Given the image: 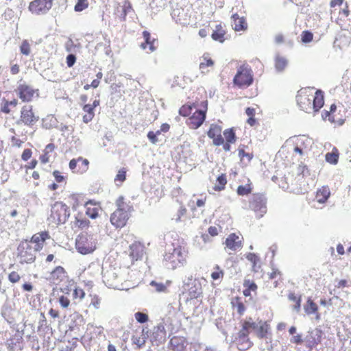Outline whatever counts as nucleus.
<instances>
[{"label":"nucleus","mask_w":351,"mask_h":351,"mask_svg":"<svg viewBox=\"0 0 351 351\" xmlns=\"http://www.w3.org/2000/svg\"><path fill=\"white\" fill-rule=\"evenodd\" d=\"M298 105L307 113L318 111L324 105V95L321 90L313 93V89H301L296 96Z\"/></svg>","instance_id":"nucleus-1"},{"label":"nucleus","mask_w":351,"mask_h":351,"mask_svg":"<svg viewBox=\"0 0 351 351\" xmlns=\"http://www.w3.org/2000/svg\"><path fill=\"white\" fill-rule=\"evenodd\" d=\"M186 261V253L181 247L173 249L172 252H167L164 256V263L167 268L175 269L184 265Z\"/></svg>","instance_id":"nucleus-2"},{"label":"nucleus","mask_w":351,"mask_h":351,"mask_svg":"<svg viewBox=\"0 0 351 351\" xmlns=\"http://www.w3.org/2000/svg\"><path fill=\"white\" fill-rule=\"evenodd\" d=\"M76 249L82 254L93 252L96 248V239L93 235L80 234L75 242Z\"/></svg>","instance_id":"nucleus-3"},{"label":"nucleus","mask_w":351,"mask_h":351,"mask_svg":"<svg viewBox=\"0 0 351 351\" xmlns=\"http://www.w3.org/2000/svg\"><path fill=\"white\" fill-rule=\"evenodd\" d=\"M70 216L69 208L64 203L56 202L51 209V218L57 224L64 223Z\"/></svg>","instance_id":"nucleus-4"},{"label":"nucleus","mask_w":351,"mask_h":351,"mask_svg":"<svg viewBox=\"0 0 351 351\" xmlns=\"http://www.w3.org/2000/svg\"><path fill=\"white\" fill-rule=\"evenodd\" d=\"M18 254L17 258L20 263H32L36 258V251L31 244L25 241H22L17 247Z\"/></svg>","instance_id":"nucleus-5"},{"label":"nucleus","mask_w":351,"mask_h":351,"mask_svg":"<svg viewBox=\"0 0 351 351\" xmlns=\"http://www.w3.org/2000/svg\"><path fill=\"white\" fill-rule=\"evenodd\" d=\"M121 268L109 266L103 268L102 278L103 282L110 288L118 289L119 282V276Z\"/></svg>","instance_id":"nucleus-6"},{"label":"nucleus","mask_w":351,"mask_h":351,"mask_svg":"<svg viewBox=\"0 0 351 351\" xmlns=\"http://www.w3.org/2000/svg\"><path fill=\"white\" fill-rule=\"evenodd\" d=\"M39 120V117L33 111L32 106H24L21 110V115L16 121L17 125L24 124L32 128Z\"/></svg>","instance_id":"nucleus-7"},{"label":"nucleus","mask_w":351,"mask_h":351,"mask_svg":"<svg viewBox=\"0 0 351 351\" xmlns=\"http://www.w3.org/2000/svg\"><path fill=\"white\" fill-rule=\"evenodd\" d=\"M252 71L244 66H240L234 77V83L242 88L249 86L252 84Z\"/></svg>","instance_id":"nucleus-8"},{"label":"nucleus","mask_w":351,"mask_h":351,"mask_svg":"<svg viewBox=\"0 0 351 351\" xmlns=\"http://www.w3.org/2000/svg\"><path fill=\"white\" fill-rule=\"evenodd\" d=\"M250 207L258 217H262L267 212L266 198L262 194H254L250 200Z\"/></svg>","instance_id":"nucleus-9"},{"label":"nucleus","mask_w":351,"mask_h":351,"mask_svg":"<svg viewBox=\"0 0 351 351\" xmlns=\"http://www.w3.org/2000/svg\"><path fill=\"white\" fill-rule=\"evenodd\" d=\"M53 0H34L29 3V10L36 15L47 13L51 8Z\"/></svg>","instance_id":"nucleus-10"},{"label":"nucleus","mask_w":351,"mask_h":351,"mask_svg":"<svg viewBox=\"0 0 351 351\" xmlns=\"http://www.w3.org/2000/svg\"><path fill=\"white\" fill-rule=\"evenodd\" d=\"M132 209H117L110 217L111 223L116 228H122L125 226Z\"/></svg>","instance_id":"nucleus-11"},{"label":"nucleus","mask_w":351,"mask_h":351,"mask_svg":"<svg viewBox=\"0 0 351 351\" xmlns=\"http://www.w3.org/2000/svg\"><path fill=\"white\" fill-rule=\"evenodd\" d=\"M16 92L19 98L24 102H29L36 97H38V89H34L32 86L26 84H19L16 89Z\"/></svg>","instance_id":"nucleus-12"},{"label":"nucleus","mask_w":351,"mask_h":351,"mask_svg":"<svg viewBox=\"0 0 351 351\" xmlns=\"http://www.w3.org/2000/svg\"><path fill=\"white\" fill-rule=\"evenodd\" d=\"M204 110H196L193 114L187 120V125L191 129H197L200 127L206 119L207 110V101H204Z\"/></svg>","instance_id":"nucleus-13"},{"label":"nucleus","mask_w":351,"mask_h":351,"mask_svg":"<svg viewBox=\"0 0 351 351\" xmlns=\"http://www.w3.org/2000/svg\"><path fill=\"white\" fill-rule=\"evenodd\" d=\"M144 254V246L139 242H135L130 246V256L134 260L142 258Z\"/></svg>","instance_id":"nucleus-14"},{"label":"nucleus","mask_w":351,"mask_h":351,"mask_svg":"<svg viewBox=\"0 0 351 351\" xmlns=\"http://www.w3.org/2000/svg\"><path fill=\"white\" fill-rule=\"evenodd\" d=\"M321 337V331L319 330H312L306 337L307 346L310 348L317 346L320 343Z\"/></svg>","instance_id":"nucleus-15"},{"label":"nucleus","mask_w":351,"mask_h":351,"mask_svg":"<svg viewBox=\"0 0 351 351\" xmlns=\"http://www.w3.org/2000/svg\"><path fill=\"white\" fill-rule=\"evenodd\" d=\"M232 27L235 31H241L247 29V25L244 17H239L234 14L232 17Z\"/></svg>","instance_id":"nucleus-16"},{"label":"nucleus","mask_w":351,"mask_h":351,"mask_svg":"<svg viewBox=\"0 0 351 351\" xmlns=\"http://www.w3.org/2000/svg\"><path fill=\"white\" fill-rule=\"evenodd\" d=\"M226 245L230 250H237L241 247V241L239 236L230 234L226 240Z\"/></svg>","instance_id":"nucleus-17"},{"label":"nucleus","mask_w":351,"mask_h":351,"mask_svg":"<svg viewBox=\"0 0 351 351\" xmlns=\"http://www.w3.org/2000/svg\"><path fill=\"white\" fill-rule=\"evenodd\" d=\"M330 195V191L327 186H324L317 191L316 199L318 203H325Z\"/></svg>","instance_id":"nucleus-18"},{"label":"nucleus","mask_w":351,"mask_h":351,"mask_svg":"<svg viewBox=\"0 0 351 351\" xmlns=\"http://www.w3.org/2000/svg\"><path fill=\"white\" fill-rule=\"evenodd\" d=\"M49 237V234L47 232H41L34 234L31 239V242L36 243L35 250H39L43 247V244L40 242L43 243Z\"/></svg>","instance_id":"nucleus-19"},{"label":"nucleus","mask_w":351,"mask_h":351,"mask_svg":"<svg viewBox=\"0 0 351 351\" xmlns=\"http://www.w3.org/2000/svg\"><path fill=\"white\" fill-rule=\"evenodd\" d=\"M214 64V62L208 57V54H204L201 59L199 63V69L202 73H207L209 70L208 67H211Z\"/></svg>","instance_id":"nucleus-20"},{"label":"nucleus","mask_w":351,"mask_h":351,"mask_svg":"<svg viewBox=\"0 0 351 351\" xmlns=\"http://www.w3.org/2000/svg\"><path fill=\"white\" fill-rule=\"evenodd\" d=\"M53 283L58 284L65 277V271L62 267L58 266L51 274Z\"/></svg>","instance_id":"nucleus-21"},{"label":"nucleus","mask_w":351,"mask_h":351,"mask_svg":"<svg viewBox=\"0 0 351 351\" xmlns=\"http://www.w3.org/2000/svg\"><path fill=\"white\" fill-rule=\"evenodd\" d=\"M143 38L145 39V43H141V48L145 49H146V47L147 46H149V49L150 51H154L155 50V49H156V47L154 46L155 39H153L152 40H151V35L147 31H144L143 32Z\"/></svg>","instance_id":"nucleus-22"},{"label":"nucleus","mask_w":351,"mask_h":351,"mask_svg":"<svg viewBox=\"0 0 351 351\" xmlns=\"http://www.w3.org/2000/svg\"><path fill=\"white\" fill-rule=\"evenodd\" d=\"M288 65V60L285 57L277 55L275 58V69L277 72H282Z\"/></svg>","instance_id":"nucleus-23"},{"label":"nucleus","mask_w":351,"mask_h":351,"mask_svg":"<svg viewBox=\"0 0 351 351\" xmlns=\"http://www.w3.org/2000/svg\"><path fill=\"white\" fill-rule=\"evenodd\" d=\"M249 333L250 332L243 325L242 326V329L238 332V341L242 343H245L247 348H250L252 344L248 338Z\"/></svg>","instance_id":"nucleus-24"},{"label":"nucleus","mask_w":351,"mask_h":351,"mask_svg":"<svg viewBox=\"0 0 351 351\" xmlns=\"http://www.w3.org/2000/svg\"><path fill=\"white\" fill-rule=\"evenodd\" d=\"M246 258L252 263L253 271L258 272L261 268L259 257L254 253H248L246 255Z\"/></svg>","instance_id":"nucleus-25"},{"label":"nucleus","mask_w":351,"mask_h":351,"mask_svg":"<svg viewBox=\"0 0 351 351\" xmlns=\"http://www.w3.org/2000/svg\"><path fill=\"white\" fill-rule=\"evenodd\" d=\"M225 30L221 25H217L212 34V38L216 41L223 43L225 40Z\"/></svg>","instance_id":"nucleus-26"},{"label":"nucleus","mask_w":351,"mask_h":351,"mask_svg":"<svg viewBox=\"0 0 351 351\" xmlns=\"http://www.w3.org/2000/svg\"><path fill=\"white\" fill-rule=\"evenodd\" d=\"M324 119H328V120L332 123L337 124L339 125H341L344 123V120L339 118L337 119H335L336 115L335 114H331L330 112H328V111H326L322 113V114Z\"/></svg>","instance_id":"nucleus-27"},{"label":"nucleus","mask_w":351,"mask_h":351,"mask_svg":"<svg viewBox=\"0 0 351 351\" xmlns=\"http://www.w3.org/2000/svg\"><path fill=\"white\" fill-rule=\"evenodd\" d=\"M164 136L160 134V131L156 132L150 131L147 134V138L153 144H156L162 141Z\"/></svg>","instance_id":"nucleus-28"},{"label":"nucleus","mask_w":351,"mask_h":351,"mask_svg":"<svg viewBox=\"0 0 351 351\" xmlns=\"http://www.w3.org/2000/svg\"><path fill=\"white\" fill-rule=\"evenodd\" d=\"M227 183L226 176L224 174L219 176L217 178V183L215 184L213 189L215 191H221L224 189Z\"/></svg>","instance_id":"nucleus-29"},{"label":"nucleus","mask_w":351,"mask_h":351,"mask_svg":"<svg viewBox=\"0 0 351 351\" xmlns=\"http://www.w3.org/2000/svg\"><path fill=\"white\" fill-rule=\"evenodd\" d=\"M154 335L156 338H162L166 335V330L162 323L158 324L154 328Z\"/></svg>","instance_id":"nucleus-30"},{"label":"nucleus","mask_w":351,"mask_h":351,"mask_svg":"<svg viewBox=\"0 0 351 351\" xmlns=\"http://www.w3.org/2000/svg\"><path fill=\"white\" fill-rule=\"evenodd\" d=\"M268 325L265 323L260 322L258 324V328H256V332L258 337L263 338L267 333Z\"/></svg>","instance_id":"nucleus-31"},{"label":"nucleus","mask_w":351,"mask_h":351,"mask_svg":"<svg viewBox=\"0 0 351 351\" xmlns=\"http://www.w3.org/2000/svg\"><path fill=\"white\" fill-rule=\"evenodd\" d=\"M305 312L307 314H313L317 311V305L310 298L308 299L306 304L304 306Z\"/></svg>","instance_id":"nucleus-32"},{"label":"nucleus","mask_w":351,"mask_h":351,"mask_svg":"<svg viewBox=\"0 0 351 351\" xmlns=\"http://www.w3.org/2000/svg\"><path fill=\"white\" fill-rule=\"evenodd\" d=\"M126 177V169L121 168L119 170L115 178L114 182L117 186H119L125 180Z\"/></svg>","instance_id":"nucleus-33"},{"label":"nucleus","mask_w":351,"mask_h":351,"mask_svg":"<svg viewBox=\"0 0 351 351\" xmlns=\"http://www.w3.org/2000/svg\"><path fill=\"white\" fill-rule=\"evenodd\" d=\"M221 129L220 126L217 125L212 124L210 127V130H208L207 134L208 136L210 138H214L215 136L221 134Z\"/></svg>","instance_id":"nucleus-34"},{"label":"nucleus","mask_w":351,"mask_h":351,"mask_svg":"<svg viewBox=\"0 0 351 351\" xmlns=\"http://www.w3.org/2000/svg\"><path fill=\"white\" fill-rule=\"evenodd\" d=\"M258 323H256L252 321V318L243 322V326L250 332L253 330L256 331L258 328Z\"/></svg>","instance_id":"nucleus-35"},{"label":"nucleus","mask_w":351,"mask_h":351,"mask_svg":"<svg viewBox=\"0 0 351 351\" xmlns=\"http://www.w3.org/2000/svg\"><path fill=\"white\" fill-rule=\"evenodd\" d=\"M88 7V0H77V3L74 7L75 12H82Z\"/></svg>","instance_id":"nucleus-36"},{"label":"nucleus","mask_w":351,"mask_h":351,"mask_svg":"<svg viewBox=\"0 0 351 351\" xmlns=\"http://www.w3.org/2000/svg\"><path fill=\"white\" fill-rule=\"evenodd\" d=\"M66 51L69 53H75L77 51V46L74 44L71 38H69L64 45Z\"/></svg>","instance_id":"nucleus-37"},{"label":"nucleus","mask_w":351,"mask_h":351,"mask_svg":"<svg viewBox=\"0 0 351 351\" xmlns=\"http://www.w3.org/2000/svg\"><path fill=\"white\" fill-rule=\"evenodd\" d=\"M150 285L155 288L157 292H167V287L166 285L162 282H157L156 281H152Z\"/></svg>","instance_id":"nucleus-38"},{"label":"nucleus","mask_w":351,"mask_h":351,"mask_svg":"<svg viewBox=\"0 0 351 351\" xmlns=\"http://www.w3.org/2000/svg\"><path fill=\"white\" fill-rule=\"evenodd\" d=\"M339 155L335 152H330L326 154V160L330 164H337L338 162Z\"/></svg>","instance_id":"nucleus-39"},{"label":"nucleus","mask_w":351,"mask_h":351,"mask_svg":"<svg viewBox=\"0 0 351 351\" xmlns=\"http://www.w3.org/2000/svg\"><path fill=\"white\" fill-rule=\"evenodd\" d=\"M223 135L228 143H232L235 141V134L232 130H226L223 132Z\"/></svg>","instance_id":"nucleus-40"},{"label":"nucleus","mask_w":351,"mask_h":351,"mask_svg":"<svg viewBox=\"0 0 351 351\" xmlns=\"http://www.w3.org/2000/svg\"><path fill=\"white\" fill-rule=\"evenodd\" d=\"M252 189L250 185H240L238 186L237 192L239 195H245L250 193Z\"/></svg>","instance_id":"nucleus-41"},{"label":"nucleus","mask_w":351,"mask_h":351,"mask_svg":"<svg viewBox=\"0 0 351 351\" xmlns=\"http://www.w3.org/2000/svg\"><path fill=\"white\" fill-rule=\"evenodd\" d=\"M135 319L141 324L145 323L148 321V315L141 312H137L134 314Z\"/></svg>","instance_id":"nucleus-42"},{"label":"nucleus","mask_w":351,"mask_h":351,"mask_svg":"<svg viewBox=\"0 0 351 351\" xmlns=\"http://www.w3.org/2000/svg\"><path fill=\"white\" fill-rule=\"evenodd\" d=\"M20 50L21 53L28 56L30 53V46L27 40H23L22 43Z\"/></svg>","instance_id":"nucleus-43"},{"label":"nucleus","mask_w":351,"mask_h":351,"mask_svg":"<svg viewBox=\"0 0 351 351\" xmlns=\"http://www.w3.org/2000/svg\"><path fill=\"white\" fill-rule=\"evenodd\" d=\"M192 110V106H182L180 109L179 110V113L180 115L183 117H187L190 115Z\"/></svg>","instance_id":"nucleus-44"},{"label":"nucleus","mask_w":351,"mask_h":351,"mask_svg":"<svg viewBox=\"0 0 351 351\" xmlns=\"http://www.w3.org/2000/svg\"><path fill=\"white\" fill-rule=\"evenodd\" d=\"M132 341L133 343L137 346L138 348H141V347H143L146 342L145 338H141L139 337H137L135 336H133L132 337Z\"/></svg>","instance_id":"nucleus-45"},{"label":"nucleus","mask_w":351,"mask_h":351,"mask_svg":"<svg viewBox=\"0 0 351 351\" xmlns=\"http://www.w3.org/2000/svg\"><path fill=\"white\" fill-rule=\"evenodd\" d=\"M116 204L117 206V209H120V208L132 209V207L128 205L127 204H125L123 202V197H122V196H120L117 199V200L116 202Z\"/></svg>","instance_id":"nucleus-46"},{"label":"nucleus","mask_w":351,"mask_h":351,"mask_svg":"<svg viewBox=\"0 0 351 351\" xmlns=\"http://www.w3.org/2000/svg\"><path fill=\"white\" fill-rule=\"evenodd\" d=\"M313 35L311 32L304 31L302 34V41L304 43H310L313 40Z\"/></svg>","instance_id":"nucleus-47"},{"label":"nucleus","mask_w":351,"mask_h":351,"mask_svg":"<svg viewBox=\"0 0 351 351\" xmlns=\"http://www.w3.org/2000/svg\"><path fill=\"white\" fill-rule=\"evenodd\" d=\"M122 10L123 12V16L125 17L128 14L132 11L131 3L128 1H125L122 5Z\"/></svg>","instance_id":"nucleus-48"},{"label":"nucleus","mask_w":351,"mask_h":351,"mask_svg":"<svg viewBox=\"0 0 351 351\" xmlns=\"http://www.w3.org/2000/svg\"><path fill=\"white\" fill-rule=\"evenodd\" d=\"M243 285L245 287L251 291H256L257 289V285L250 280H245Z\"/></svg>","instance_id":"nucleus-49"},{"label":"nucleus","mask_w":351,"mask_h":351,"mask_svg":"<svg viewBox=\"0 0 351 351\" xmlns=\"http://www.w3.org/2000/svg\"><path fill=\"white\" fill-rule=\"evenodd\" d=\"M20 278H21V277H20L19 274L16 271L11 272L8 276L9 280L12 283L19 282Z\"/></svg>","instance_id":"nucleus-50"},{"label":"nucleus","mask_w":351,"mask_h":351,"mask_svg":"<svg viewBox=\"0 0 351 351\" xmlns=\"http://www.w3.org/2000/svg\"><path fill=\"white\" fill-rule=\"evenodd\" d=\"M76 60L75 56L71 53V54L68 55L66 57V64L69 67H71L73 66Z\"/></svg>","instance_id":"nucleus-51"},{"label":"nucleus","mask_w":351,"mask_h":351,"mask_svg":"<svg viewBox=\"0 0 351 351\" xmlns=\"http://www.w3.org/2000/svg\"><path fill=\"white\" fill-rule=\"evenodd\" d=\"M59 303L62 308H67L70 304V301L67 298L62 295L59 298Z\"/></svg>","instance_id":"nucleus-52"},{"label":"nucleus","mask_w":351,"mask_h":351,"mask_svg":"<svg viewBox=\"0 0 351 351\" xmlns=\"http://www.w3.org/2000/svg\"><path fill=\"white\" fill-rule=\"evenodd\" d=\"M213 139V144L215 145H221L223 144L224 140L221 134H219L217 136H215L214 138H212Z\"/></svg>","instance_id":"nucleus-53"},{"label":"nucleus","mask_w":351,"mask_h":351,"mask_svg":"<svg viewBox=\"0 0 351 351\" xmlns=\"http://www.w3.org/2000/svg\"><path fill=\"white\" fill-rule=\"evenodd\" d=\"M239 156L241 159H243V157H247L248 160H250L252 158V155L248 153H245L243 149H239Z\"/></svg>","instance_id":"nucleus-54"},{"label":"nucleus","mask_w":351,"mask_h":351,"mask_svg":"<svg viewBox=\"0 0 351 351\" xmlns=\"http://www.w3.org/2000/svg\"><path fill=\"white\" fill-rule=\"evenodd\" d=\"M32 151L29 149H25L21 156L23 160L27 161L31 158Z\"/></svg>","instance_id":"nucleus-55"},{"label":"nucleus","mask_w":351,"mask_h":351,"mask_svg":"<svg viewBox=\"0 0 351 351\" xmlns=\"http://www.w3.org/2000/svg\"><path fill=\"white\" fill-rule=\"evenodd\" d=\"M53 175L57 182H62L64 180V177L63 176H61L60 173L58 171H54Z\"/></svg>","instance_id":"nucleus-56"},{"label":"nucleus","mask_w":351,"mask_h":351,"mask_svg":"<svg viewBox=\"0 0 351 351\" xmlns=\"http://www.w3.org/2000/svg\"><path fill=\"white\" fill-rule=\"evenodd\" d=\"M94 117V113L86 114L83 116V121L86 123L90 122Z\"/></svg>","instance_id":"nucleus-57"},{"label":"nucleus","mask_w":351,"mask_h":351,"mask_svg":"<svg viewBox=\"0 0 351 351\" xmlns=\"http://www.w3.org/2000/svg\"><path fill=\"white\" fill-rule=\"evenodd\" d=\"M93 110H94L93 107H92V106L90 104H85L83 106V110L85 112H86V114L94 113Z\"/></svg>","instance_id":"nucleus-58"},{"label":"nucleus","mask_w":351,"mask_h":351,"mask_svg":"<svg viewBox=\"0 0 351 351\" xmlns=\"http://www.w3.org/2000/svg\"><path fill=\"white\" fill-rule=\"evenodd\" d=\"M177 15L178 16V19H176V21L179 23H183L182 22V16H180V12L179 10H173V13H172V16L173 17H175Z\"/></svg>","instance_id":"nucleus-59"},{"label":"nucleus","mask_w":351,"mask_h":351,"mask_svg":"<svg viewBox=\"0 0 351 351\" xmlns=\"http://www.w3.org/2000/svg\"><path fill=\"white\" fill-rule=\"evenodd\" d=\"M208 231L211 236H216L218 234V230L216 227L210 226Z\"/></svg>","instance_id":"nucleus-60"},{"label":"nucleus","mask_w":351,"mask_h":351,"mask_svg":"<svg viewBox=\"0 0 351 351\" xmlns=\"http://www.w3.org/2000/svg\"><path fill=\"white\" fill-rule=\"evenodd\" d=\"M49 157L48 156V154L46 152H44L43 155L40 156V160L43 163H47L49 162Z\"/></svg>","instance_id":"nucleus-61"},{"label":"nucleus","mask_w":351,"mask_h":351,"mask_svg":"<svg viewBox=\"0 0 351 351\" xmlns=\"http://www.w3.org/2000/svg\"><path fill=\"white\" fill-rule=\"evenodd\" d=\"M55 146L52 143L48 144L44 150V152L49 154V152H52L54 150Z\"/></svg>","instance_id":"nucleus-62"},{"label":"nucleus","mask_w":351,"mask_h":351,"mask_svg":"<svg viewBox=\"0 0 351 351\" xmlns=\"http://www.w3.org/2000/svg\"><path fill=\"white\" fill-rule=\"evenodd\" d=\"M284 41V37L282 34H279L275 36V42L276 44H281Z\"/></svg>","instance_id":"nucleus-63"},{"label":"nucleus","mask_w":351,"mask_h":351,"mask_svg":"<svg viewBox=\"0 0 351 351\" xmlns=\"http://www.w3.org/2000/svg\"><path fill=\"white\" fill-rule=\"evenodd\" d=\"M222 276H223V272L221 271L219 272L215 271V272H213L211 274V277L213 280H217Z\"/></svg>","instance_id":"nucleus-64"}]
</instances>
